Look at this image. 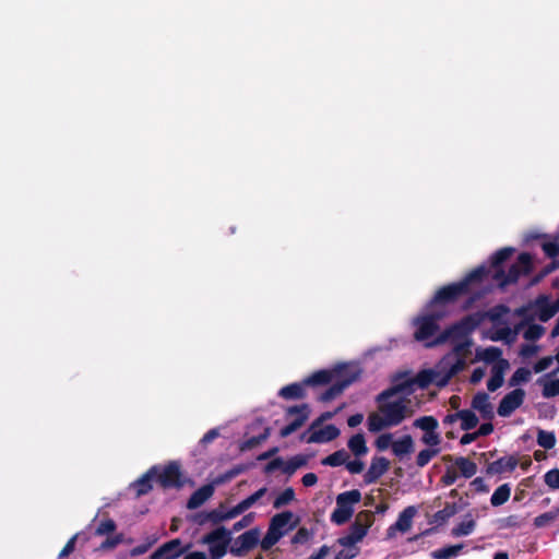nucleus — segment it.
Instances as JSON below:
<instances>
[{
	"label": "nucleus",
	"mask_w": 559,
	"mask_h": 559,
	"mask_svg": "<svg viewBox=\"0 0 559 559\" xmlns=\"http://www.w3.org/2000/svg\"><path fill=\"white\" fill-rule=\"evenodd\" d=\"M485 313L477 311L463 317L460 321L451 324L439 333L431 342L426 343V347L431 348L449 341H457L464 338L463 342H459L453 346L452 354L459 357H464L471 353L472 340L467 336L475 331L484 321Z\"/></svg>",
	"instance_id": "obj_1"
},
{
	"label": "nucleus",
	"mask_w": 559,
	"mask_h": 559,
	"mask_svg": "<svg viewBox=\"0 0 559 559\" xmlns=\"http://www.w3.org/2000/svg\"><path fill=\"white\" fill-rule=\"evenodd\" d=\"M533 270V258L527 252L519 254L516 262L513 263L508 272L503 269L493 271L492 280L498 282L500 288H504L510 284H515L521 275H528Z\"/></svg>",
	"instance_id": "obj_2"
},
{
	"label": "nucleus",
	"mask_w": 559,
	"mask_h": 559,
	"mask_svg": "<svg viewBox=\"0 0 559 559\" xmlns=\"http://www.w3.org/2000/svg\"><path fill=\"white\" fill-rule=\"evenodd\" d=\"M361 500V492L358 489H352L341 492L336 496V508L331 513V522L336 525L347 523L354 514V506Z\"/></svg>",
	"instance_id": "obj_3"
},
{
	"label": "nucleus",
	"mask_w": 559,
	"mask_h": 559,
	"mask_svg": "<svg viewBox=\"0 0 559 559\" xmlns=\"http://www.w3.org/2000/svg\"><path fill=\"white\" fill-rule=\"evenodd\" d=\"M359 370L354 368H346V371H343L337 376L330 388H328L321 395L319 400L321 402H331L338 395H341L346 388L353 384L359 378Z\"/></svg>",
	"instance_id": "obj_4"
},
{
	"label": "nucleus",
	"mask_w": 559,
	"mask_h": 559,
	"mask_svg": "<svg viewBox=\"0 0 559 559\" xmlns=\"http://www.w3.org/2000/svg\"><path fill=\"white\" fill-rule=\"evenodd\" d=\"M378 411L382 414L391 427L399 426L407 417L408 407L405 399L390 402L377 401Z\"/></svg>",
	"instance_id": "obj_5"
},
{
	"label": "nucleus",
	"mask_w": 559,
	"mask_h": 559,
	"mask_svg": "<svg viewBox=\"0 0 559 559\" xmlns=\"http://www.w3.org/2000/svg\"><path fill=\"white\" fill-rule=\"evenodd\" d=\"M231 532L224 526H219L203 537V543L210 545L212 559H219L227 552L228 544L231 540Z\"/></svg>",
	"instance_id": "obj_6"
},
{
	"label": "nucleus",
	"mask_w": 559,
	"mask_h": 559,
	"mask_svg": "<svg viewBox=\"0 0 559 559\" xmlns=\"http://www.w3.org/2000/svg\"><path fill=\"white\" fill-rule=\"evenodd\" d=\"M156 481L164 489L182 488L186 484V478L181 473L180 464L178 462H169L163 469L158 467Z\"/></svg>",
	"instance_id": "obj_7"
},
{
	"label": "nucleus",
	"mask_w": 559,
	"mask_h": 559,
	"mask_svg": "<svg viewBox=\"0 0 559 559\" xmlns=\"http://www.w3.org/2000/svg\"><path fill=\"white\" fill-rule=\"evenodd\" d=\"M414 391L413 378L408 377V372H397L392 377L391 386L378 394L376 401H386L400 393L408 395Z\"/></svg>",
	"instance_id": "obj_8"
},
{
	"label": "nucleus",
	"mask_w": 559,
	"mask_h": 559,
	"mask_svg": "<svg viewBox=\"0 0 559 559\" xmlns=\"http://www.w3.org/2000/svg\"><path fill=\"white\" fill-rule=\"evenodd\" d=\"M440 313H430L418 317L414 320V324L417 326L414 337L417 341L427 343L440 329L438 321L441 319Z\"/></svg>",
	"instance_id": "obj_9"
},
{
	"label": "nucleus",
	"mask_w": 559,
	"mask_h": 559,
	"mask_svg": "<svg viewBox=\"0 0 559 559\" xmlns=\"http://www.w3.org/2000/svg\"><path fill=\"white\" fill-rule=\"evenodd\" d=\"M466 294L467 292L465 283H461L460 281L456 283H451L449 285L442 286L436 292L433 298L430 301V305L433 306L453 304Z\"/></svg>",
	"instance_id": "obj_10"
},
{
	"label": "nucleus",
	"mask_w": 559,
	"mask_h": 559,
	"mask_svg": "<svg viewBox=\"0 0 559 559\" xmlns=\"http://www.w3.org/2000/svg\"><path fill=\"white\" fill-rule=\"evenodd\" d=\"M293 415H296V418L280 430V436L282 438H287L288 436L297 431L308 420L310 415L309 405L301 404L289 406L286 409V416Z\"/></svg>",
	"instance_id": "obj_11"
},
{
	"label": "nucleus",
	"mask_w": 559,
	"mask_h": 559,
	"mask_svg": "<svg viewBox=\"0 0 559 559\" xmlns=\"http://www.w3.org/2000/svg\"><path fill=\"white\" fill-rule=\"evenodd\" d=\"M368 515L366 512H359L356 515L355 521L349 526L348 533L345 536H342L337 539V543L343 547H352L358 542L362 540V538L368 533V524L361 523V518Z\"/></svg>",
	"instance_id": "obj_12"
},
{
	"label": "nucleus",
	"mask_w": 559,
	"mask_h": 559,
	"mask_svg": "<svg viewBox=\"0 0 559 559\" xmlns=\"http://www.w3.org/2000/svg\"><path fill=\"white\" fill-rule=\"evenodd\" d=\"M190 545L182 546L180 538H174L162 546H159L151 556L150 559H177L186 554Z\"/></svg>",
	"instance_id": "obj_13"
},
{
	"label": "nucleus",
	"mask_w": 559,
	"mask_h": 559,
	"mask_svg": "<svg viewBox=\"0 0 559 559\" xmlns=\"http://www.w3.org/2000/svg\"><path fill=\"white\" fill-rule=\"evenodd\" d=\"M525 391L523 389H514L506 394L497 408V413L501 417H509L524 402Z\"/></svg>",
	"instance_id": "obj_14"
},
{
	"label": "nucleus",
	"mask_w": 559,
	"mask_h": 559,
	"mask_svg": "<svg viewBox=\"0 0 559 559\" xmlns=\"http://www.w3.org/2000/svg\"><path fill=\"white\" fill-rule=\"evenodd\" d=\"M259 528H251L236 538L234 545L230 547V552L234 556H242L259 544Z\"/></svg>",
	"instance_id": "obj_15"
},
{
	"label": "nucleus",
	"mask_w": 559,
	"mask_h": 559,
	"mask_svg": "<svg viewBox=\"0 0 559 559\" xmlns=\"http://www.w3.org/2000/svg\"><path fill=\"white\" fill-rule=\"evenodd\" d=\"M340 436V429L333 425H326L325 427L316 430H307L301 436L300 439L305 440L307 443H325L336 439Z\"/></svg>",
	"instance_id": "obj_16"
},
{
	"label": "nucleus",
	"mask_w": 559,
	"mask_h": 559,
	"mask_svg": "<svg viewBox=\"0 0 559 559\" xmlns=\"http://www.w3.org/2000/svg\"><path fill=\"white\" fill-rule=\"evenodd\" d=\"M346 368H348V366L345 364H342V365H337L332 370L322 369V370L316 371L311 376H309L305 379V383L307 384V386H317V385L329 384V383L333 382V380L337 376H340V373H342L343 371H346Z\"/></svg>",
	"instance_id": "obj_17"
},
{
	"label": "nucleus",
	"mask_w": 559,
	"mask_h": 559,
	"mask_svg": "<svg viewBox=\"0 0 559 559\" xmlns=\"http://www.w3.org/2000/svg\"><path fill=\"white\" fill-rule=\"evenodd\" d=\"M518 465L519 459L515 455H506L488 463L485 472L488 476L512 473Z\"/></svg>",
	"instance_id": "obj_18"
},
{
	"label": "nucleus",
	"mask_w": 559,
	"mask_h": 559,
	"mask_svg": "<svg viewBox=\"0 0 559 559\" xmlns=\"http://www.w3.org/2000/svg\"><path fill=\"white\" fill-rule=\"evenodd\" d=\"M390 468V461L384 456H374L371 460L370 466L364 475L366 484H374L383 476Z\"/></svg>",
	"instance_id": "obj_19"
},
{
	"label": "nucleus",
	"mask_w": 559,
	"mask_h": 559,
	"mask_svg": "<svg viewBox=\"0 0 559 559\" xmlns=\"http://www.w3.org/2000/svg\"><path fill=\"white\" fill-rule=\"evenodd\" d=\"M471 406L473 409L480 414V417L485 420H492L495 417L493 406L489 401V395L484 392H477L473 399Z\"/></svg>",
	"instance_id": "obj_20"
},
{
	"label": "nucleus",
	"mask_w": 559,
	"mask_h": 559,
	"mask_svg": "<svg viewBox=\"0 0 559 559\" xmlns=\"http://www.w3.org/2000/svg\"><path fill=\"white\" fill-rule=\"evenodd\" d=\"M416 508L414 506L406 507L400 514L396 522L388 528V536H393L395 531L406 533L411 530L413 519L416 515Z\"/></svg>",
	"instance_id": "obj_21"
},
{
	"label": "nucleus",
	"mask_w": 559,
	"mask_h": 559,
	"mask_svg": "<svg viewBox=\"0 0 559 559\" xmlns=\"http://www.w3.org/2000/svg\"><path fill=\"white\" fill-rule=\"evenodd\" d=\"M214 491L215 486L213 483L201 486L188 499L187 508L189 510L198 509L214 495Z\"/></svg>",
	"instance_id": "obj_22"
},
{
	"label": "nucleus",
	"mask_w": 559,
	"mask_h": 559,
	"mask_svg": "<svg viewBox=\"0 0 559 559\" xmlns=\"http://www.w3.org/2000/svg\"><path fill=\"white\" fill-rule=\"evenodd\" d=\"M293 516L292 511H283L275 514L270 521L267 531L275 534L281 539L286 534L287 530L285 527L292 521Z\"/></svg>",
	"instance_id": "obj_23"
},
{
	"label": "nucleus",
	"mask_w": 559,
	"mask_h": 559,
	"mask_svg": "<svg viewBox=\"0 0 559 559\" xmlns=\"http://www.w3.org/2000/svg\"><path fill=\"white\" fill-rule=\"evenodd\" d=\"M536 306L538 308V319L542 322H547L559 311V301L549 302L548 297L545 295L536 299Z\"/></svg>",
	"instance_id": "obj_24"
},
{
	"label": "nucleus",
	"mask_w": 559,
	"mask_h": 559,
	"mask_svg": "<svg viewBox=\"0 0 559 559\" xmlns=\"http://www.w3.org/2000/svg\"><path fill=\"white\" fill-rule=\"evenodd\" d=\"M306 388L307 384L304 379L301 382H294L283 386L278 391V396L287 401L302 400L307 396Z\"/></svg>",
	"instance_id": "obj_25"
},
{
	"label": "nucleus",
	"mask_w": 559,
	"mask_h": 559,
	"mask_svg": "<svg viewBox=\"0 0 559 559\" xmlns=\"http://www.w3.org/2000/svg\"><path fill=\"white\" fill-rule=\"evenodd\" d=\"M266 488L262 487L242 501H240L238 504L229 509V515L234 516V519L245 511H247L249 508H251L257 501H259L265 493Z\"/></svg>",
	"instance_id": "obj_26"
},
{
	"label": "nucleus",
	"mask_w": 559,
	"mask_h": 559,
	"mask_svg": "<svg viewBox=\"0 0 559 559\" xmlns=\"http://www.w3.org/2000/svg\"><path fill=\"white\" fill-rule=\"evenodd\" d=\"M158 472V466H152L144 475H142L134 484V488L138 496H143L148 493L153 486L152 481L156 479V475Z\"/></svg>",
	"instance_id": "obj_27"
},
{
	"label": "nucleus",
	"mask_w": 559,
	"mask_h": 559,
	"mask_svg": "<svg viewBox=\"0 0 559 559\" xmlns=\"http://www.w3.org/2000/svg\"><path fill=\"white\" fill-rule=\"evenodd\" d=\"M392 451L397 457H403L414 451V440L411 435H405L392 444Z\"/></svg>",
	"instance_id": "obj_28"
},
{
	"label": "nucleus",
	"mask_w": 559,
	"mask_h": 559,
	"mask_svg": "<svg viewBox=\"0 0 559 559\" xmlns=\"http://www.w3.org/2000/svg\"><path fill=\"white\" fill-rule=\"evenodd\" d=\"M249 468H250V465H248V464L235 465L230 469H228L225 473L219 474L217 477H215L212 483L214 484V486H219V485L226 484V483L230 481L231 479H234L235 477H237L238 475L245 473Z\"/></svg>",
	"instance_id": "obj_29"
},
{
	"label": "nucleus",
	"mask_w": 559,
	"mask_h": 559,
	"mask_svg": "<svg viewBox=\"0 0 559 559\" xmlns=\"http://www.w3.org/2000/svg\"><path fill=\"white\" fill-rule=\"evenodd\" d=\"M475 527V520L472 518L471 513H467L464 520L452 528L451 534L454 537L467 536L474 532Z\"/></svg>",
	"instance_id": "obj_30"
},
{
	"label": "nucleus",
	"mask_w": 559,
	"mask_h": 559,
	"mask_svg": "<svg viewBox=\"0 0 559 559\" xmlns=\"http://www.w3.org/2000/svg\"><path fill=\"white\" fill-rule=\"evenodd\" d=\"M476 358L483 360L486 364H495L502 358V350L496 346H489L485 349L476 350Z\"/></svg>",
	"instance_id": "obj_31"
},
{
	"label": "nucleus",
	"mask_w": 559,
	"mask_h": 559,
	"mask_svg": "<svg viewBox=\"0 0 559 559\" xmlns=\"http://www.w3.org/2000/svg\"><path fill=\"white\" fill-rule=\"evenodd\" d=\"M454 465L459 468L461 475L465 478H471L477 473V465L464 456H457L454 459Z\"/></svg>",
	"instance_id": "obj_32"
},
{
	"label": "nucleus",
	"mask_w": 559,
	"mask_h": 559,
	"mask_svg": "<svg viewBox=\"0 0 559 559\" xmlns=\"http://www.w3.org/2000/svg\"><path fill=\"white\" fill-rule=\"evenodd\" d=\"M439 376L438 372L431 370V369H424L421 371H419L415 378H413V382H414V385L420 388V389H426L428 388L432 382H436L438 380H436V377Z\"/></svg>",
	"instance_id": "obj_33"
},
{
	"label": "nucleus",
	"mask_w": 559,
	"mask_h": 559,
	"mask_svg": "<svg viewBox=\"0 0 559 559\" xmlns=\"http://www.w3.org/2000/svg\"><path fill=\"white\" fill-rule=\"evenodd\" d=\"M466 366V360L464 359V357H459L456 358L455 362L452 364L448 370L445 371V373L441 377V379H439L437 381V384L439 386H443L445 385L450 379L452 377H454L455 374H457L460 371H462Z\"/></svg>",
	"instance_id": "obj_34"
},
{
	"label": "nucleus",
	"mask_w": 559,
	"mask_h": 559,
	"mask_svg": "<svg viewBox=\"0 0 559 559\" xmlns=\"http://www.w3.org/2000/svg\"><path fill=\"white\" fill-rule=\"evenodd\" d=\"M347 447L356 456L367 454L368 448L366 445L365 436L362 433L354 435L347 442Z\"/></svg>",
	"instance_id": "obj_35"
},
{
	"label": "nucleus",
	"mask_w": 559,
	"mask_h": 559,
	"mask_svg": "<svg viewBox=\"0 0 559 559\" xmlns=\"http://www.w3.org/2000/svg\"><path fill=\"white\" fill-rule=\"evenodd\" d=\"M514 251L515 249L512 247H504L497 250L490 258V263L493 270L502 269L503 262L509 260Z\"/></svg>",
	"instance_id": "obj_36"
},
{
	"label": "nucleus",
	"mask_w": 559,
	"mask_h": 559,
	"mask_svg": "<svg viewBox=\"0 0 559 559\" xmlns=\"http://www.w3.org/2000/svg\"><path fill=\"white\" fill-rule=\"evenodd\" d=\"M460 510H461V507H459L457 503L447 502L443 509H441L435 513V515H433L435 521L439 524H443L450 518L454 516Z\"/></svg>",
	"instance_id": "obj_37"
},
{
	"label": "nucleus",
	"mask_w": 559,
	"mask_h": 559,
	"mask_svg": "<svg viewBox=\"0 0 559 559\" xmlns=\"http://www.w3.org/2000/svg\"><path fill=\"white\" fill-rule=\"evenodd\" d=\"M489 274V270L485 265L477 266L473 271H471L461 283L466 284V292H469V285L475 282H481Z\"/></svg>",
	"instance_id": "obj_38"
},
{
	"label": "nucleus",
	"mask_w": 559,
	"mask_h": 559,
	"mask_svg": "<svg viewBox=\"0 0 559 559\" xmlns=\"http://www.w3.org/2000/svg\"><path fill=\"white\" fill-rule=\"evenodd\" d=\"M559 518V508H555L545 512L534 519L533 525L535 528H543L551 525Z\"/></svg>",
	"instance_id": "obj_39"
},
{
	"label": "nucleus",
	"mask_w": 559,
	"mask_h": 559,
	"mask_svg": "<svg viewBox=\"0 0 559 559\" xmlns=\"http://www.w3.org/2000/svg\"><path fill=\"white\" fill-rule=\"evenodd\" d=\"M510 495H511V488H510L509 484H503V485L499 486L491 495V498H490L491 506L499 507V506L504 504L509 500Z\"/></svg>",
	"instance_id": "obj_40"
},
{
	"label": "nucleus",
	"mask_w": 559,
	"mask_h": 559,
	"mask_svg": "<svg viewBox=\"0 0 559 559\" xmlns=\"http://www.w3.org/2000/svg\"><path fill=\"white\" fill-rule=\"evenodd\" d=\"M368 430L370 432H379L383 430L384 428L391 427L389 423L385 420L384 416L382 414L378 413H371L368 416Z\"/></svg>",
	"instance_id": "obj_41"
},
{
	"label": "nucleus",
	"mask_w": 559,
	"mask_h": 559,
	"mask_svg": "<svg viewBox=\"0 0 559 559\" xmlns=\"http://www.w3.org/2000/svg\"><path fill=\"white\" fill-rule=\"evenodd\" d=\"M308 456L302 454H297L290 457L287 462H285L283 473L287 475H293L298 468L307 465Z\"/></svg>",
	"instance_id": "obj_42"
},
{
	"label": "nucleus",
	"mask_w": 559,
	"mask_h": 559,
	"mask_svg": "<svg viewBox=\"0 0 559 559\" xmlns=\"http://www.w3.org/2000/svg\"><path fill=\"white\" fill-rule=\"evenodd\" d=\"M461 429L468 431L474 429L478 425V417L471 409L460 411Z\"/></svg>",
	"instance_id": "obj_43"
},
{
	"label": "nucleus",
	"mask_w": 559,
	"mask_h": 559,
	"mask_svg": "<svg viewBox=\"0 0 559 559\" xmlns=\"http://www.w3.org/2000/svg\"><path fill=\"white\" fill-rule=\"evenodd\" d=\"M270 436V428H265L259 436H253L240 443L239 450L246 452L261 444Z\"/></svg>",
	"instance_id": "obj_44"
},
{
	"label": "nucleus",
	"mask_w": 559,
	"mask_h": 559,
	"mask_svg": "<svg viewBox=\"0 0 559 559\" xmlns=\"http://www.w3.org/2000/svg\"><path fill=\"white\" fill-rule=\"evenodd\" d=\"M348 457V453L342 449L324 457L321 463L326 466L337 467L346 464Z\"/></svg>",
	"instance_id": "obj_45"
},
{
	"label": "nucleus",
	"mask_w": 559,
	"mask_h": 559,
	"mask_svg": "<svg viewBox=\"0 0 559 559\" xmlns=\"http://www.w3.org/2000/svg\"><path fill=\"white\" fill-rule=\"evenodd\" d=\"M463 548V544L450 545L435 550L431 556L433 559H450L456 557Z\"/></svg>",
	"instance_id": "obj_46"
},
{
	"label": "nucleus",
	"mask_w": 559,
	"mask_h": 559,
	"mask_svg": "<svg viewBox=\"0 0 559 559\" xmlns=\"http://www.w3.org/2000/svg\"><path fill=\"white\" fill-rule=\"evenodd\" d=\"M537 444L545 450L552 449L556 445L555 432L539 429L537 432Z\"/></svg>",
	"instance_id": "obj_47"
},
{
	"label": "nucleus",
	"mask_w": 559,
	"mask_h": 559,
	"mask_svg": "<svg viewBox=\"0 0 559 559\" xmlns=\"http://www.w3.org/2000/svg\"><path fill=\"white\" fill-rule=\"evenodd\" d=\"M439 453H440V448H435V449L428 448V449H424V450L419 451V453L416 456V465L419 468L425 467Z\"/></svg>",
	"instance_id": "obj_48"
},
{
	"label": "nucleus",
	"mask_w": 559,
	"mask_h": 559,
	"mask_svg": "<svg viewBox=\"0 0 559 559\" xmlns=\"http://www.w3.org/2000/svg\"><path fill=\"white\" fill-rule=\"evenodd\" d=\"M413 425L416 428L424 430L425 432L437 430L439 427L438 420L433 416H430V415L421 416V417L417 418Z\"/></svg>",
	"instance_id": "obj_49"
},
{
	"label": "nucleus",
	"mask_w": 559,
	"mask_h": 559,
	"mask_svg": "<svg viewBox=\"0 0 559 559\" xmlns=\"http://www.w3.org/2000/svg\"><path fill=\"white\" fill-rule=\"evenodd\" d=\"M295 500V490L292 487L285 488L274 500L273 508L280 509Z\"/></svg>",
	"instance_id": "obj_50"
},
{
	"label": "nucleus",
	"mask_w": 559,
	"mask_h": 559,
	"mask_svg": "<svg viewBox=\"0 0 559 559\" xmlns=\"http://www.w3.org/2000/svg\"><path fill=\"white\" fill-rule=\"evenodd\" d=\"M542 394L545 399H550L559 395V378L545 381L543 383Z\"/></svg>",
	"instance_id": "obj_51"
},
{
	"label": "nucleus",
	"mask_w": 559,
	"mask_h": 559,
	"mask_svg": "<svg viewBox=\"0 0 559 559\" xmlns=\"http://www.w3.org/2000/svg\"><path fill=\"white\" fill-rule=\"evenodd\" d=\"M531 378V371L525 367L518 368L512 377L510 378L509 384L511 386L518 385L520 383L527 382Z\"/></svg>",
	"instance_id": "obj_52"
},
{
	"label": "nucleus",
	"mask_w": 559,
	"mask_h": 559,
	"mask_svg": "<svg viewBox=\"0 0 559 559\" xmlns=\"http://www.w3.org/2000/svg\"><path fill=\"white\" fill-rule=\"evenodd\" d=\"M420 441L431 449L439 448L441 443V436L437 430L426 431L420 438Z\"/></svg>",
	"instance_id": "obj_53"
},
{
	"label": "nucleus",
	"mask_w": 559,
	"mask_h": 559,
	"mask_svg": "<svg viewBox=\"0 0 559 559\" xmlns=\"http://www.w3.org/2000/svg\"><path fill=\"white\" fill-rule=\"evenodd\" d=\"M544 332H545V329L543 325L532 323L527 326L523 336L527 341H536L543 336Z\"/></svg>",
	"instance_id": "obj_54"
},
{
	"label": "nucleus",
	"mask_w": 559,
	"mask_h": 559,
	"mask_svg": "<svg viewBox=\"0 0 559 559\" xmlns=\"http://www.w3.org/2000/svg\"><path fill=\"white\" fill-rule=\"evenodd\" d=\"M116 527H117V525L114 520L106 519L98 524V526L95 531V534L98 536L110 534L116 531Z\"/></svg>",
	"instance_id": "obj_55"
},
{
	"label": "nucleus",
	"mask_w": 559,
	"mask_h": 559,
	"mask_svg": "<svg viewBox=\"0 0 559 559\" xmlns=\"http://www.w3.org/2000/svg\"><path fill=\"white\" fill-rule=\"evenodd\" d=\"M545 484L551 489H559V469L552 468L544 475Z\"/></svg>",
	"instance_id": "obj_56"
},
{
	"label": "nucleus",
	"mask_w": 559,
	"mask_h": 559,
	"mask_svg": "<svg viewBox=\"0 0 559 559\" xmlns=\"http://www.w3.org/2000/svg\"><path fill=\"white\" fill-rule=\"evenodd\" d=\"M207 516L210 518L211 522L214 524L234 519V516L229 515V510L224 512V511H221L217 509L209 511Z\"/></svg>",
	"instance_id": "obj_57"
},
{
	"label": "nucleus",
	"mask_w": 559,
	"mask_h": 559,
	"mask_svg": "<svg viewBox=\"0 0 559 559\" xmlns=\"http://www.w3.org/2000/svg\"><path fill=\"white\" fill-rule=\"evenodd\" d=\"M392 433H382L380 435L377 440H376V448L379 450V451H385L388 450L390 447L392 448V444H393V441H392Z\"/></svg>",
	"instance_id": "obj_58"
},
{
	"label": "nucleus",
	"mask_w": 559,
	"mask_h": 559,
	"mask_svg": "<svg viewBox=\"0 0 559 559\" xmlns=\"http://www.w3.org/2000/svg\"><path fill=\"white\" fill-rule=\"evenodd\" d=\"M542 249L545 254L552 260H556L555 258L559 255V243L557 241L543 242Z\"/></svg>",
	"instance_id": "obj_59"
},
{
	"label": "nucleus",
	"mask_w": 559,
	"mask_h": 559,
	"mask_svg": "<svg viewBox=\"0 0 559 559\" xmlns=\"http://www.w3.org/2000/svg\"><path fill=\"white\" fill-rule=\"evenodd\" d=\"M311 537V533L307 527H300L292 538V544H306Z\"/></svg>",
	"instance_id": "obj_60"
},
{
	"label": "nucleus",
	"mask_w": 559,
	"mask_h": 559,
	"mask_svg": "<svg viewBox=\"0 0 559 559\" xmlns=\"http://www.w3.org/2000/svg\"><path fill=\"white\" fill-rule=\"evenodd\" d=\"M278 540V536L267 531L262 540L260 542V546L264 551H266L270 550L275 544H277Z\"/></svg>",
	"instance_id": "obj_61"
},
{
	"label": "nucleus",
	"mask_w": 559,
	"mask_h": 559,
	"mask_svg": "<svg viewBox=\"0 0 559 559\" xmlns=\"http://www.w3.org/2000/svg\"><path fill=\"white\" fill-rule=\"evenodd\" d=\"M509 368V361L507 359H500L499 361L495 362L491 367V376H497L504 378V373Z\"/></svg>",
	"instance_id": "obj_62"
},
{
	"label": "nucleus",
	"mask_w": 559,
	"mask_h": 559,
	"mask_svg": "<svg viewBox=\"0 0 559 559\" xmlns=\"http://www.w3.org/2000/svg\"><path fill=\"white\" fill-rule=\"evenodd\" d=\"M123 540V535L122 534H117L115 536H111V537H107L100 545V549H104V550H107V549H114L116 548L119 544H121Z\"/></svg>",
	"instance_id": "obj_63"
},
{
	"label": "nucleus",
	"mask_w": 559,
	"mask_h": 559,
	"mask_svg": "<svg viewBox=\"0 0 559 559\" xmlns=\"http://www.w3.org/2000/svg\"><path fill=\"white\" fill-rule=\"evenodd\" d=\"M524 523V520L521 519L518 514H511L503 519V527L507 528H518L521 527Z\"/></svg>",
	"instance_id": "obj_64"
}]
</instances>
